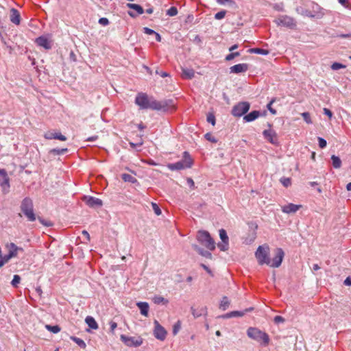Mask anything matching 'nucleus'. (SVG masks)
<instances>
[{
  "instance_id": "obj_57",
  "label": "nucleus",
  "mask_w": 351,
  "mask_h": 351,
  "mask_svg": "<svg viewBox=\"0 0 351 351\" xmlns=\"http://www.w3.org/2000/svg\"><path fill=\"white\" fill-rule=\"evenodd\" d=\"M272 103H273V101H270V102L267 104V107L268 110H269V111H270L273 114H276V111L274 109H273V108H271V104H272Z\"/></svg>"
},
{
  "instance_id": "obj_36",
  "label": "nucleus",
  "mask_w": 351,
  "mask_h": 351,
  "mask_svg": "<svg viewBox=\"0 0 351 351\" xmlns=\"http://www.w3.org/2000/svg\"><path fill=\"white\" fill-rule=\"evenodd\" d=\"M153 301L155 304H159L160 303H167L168 301L160 295H156L153 298Z\"/></svg>"
},
{
  "instance_id": "obj_23",
  "label": "nucleus",
  "mask_w": 351,
  "mask_h": 351,
  "mask_svg": "<svg viewBox=\"0 0 351 351\" xmlns=\"http://www.w3.org/2000/svg\"><path fill=\"white\" fill-rule=\"evenodd\" d=\"M138 308L140 309L141 313L145 316H148L149 304L145 302H139L136 304Z\"/></svg>"
},
{
  "instance_id": "obj_25",
  "label": "nucleus",
  "mask_w": 351,
  "mask_h": 351,
  "mask_svg": "<svg viewBox=\"0 0 351 351\" xmlns=\"http://www.w3.org/2000/svg\"><path fill=\"white\" fill-rule=\"evenodd\" d=\"M87 325L92 329L96 330L98 328V324L95 319L91 316H87L85 319Z\"/></svg>"
},
{
  "instance_id": "obj_58",
  "label": "nucleus",
  "mask_w": 351,
  "mask_h": 351,
  "mask_svg": "<svg viewBox=\"0 0 351 351\" xmlns=\"http://www.w3.org/2000/svg\"><path fill=\"white\" fill-rule=\"evenodd\" d=\"M82 234L87 239V241H90V235L89 233L86 230H83L82 232Z\"/></svg>"
},
{
  "instance_id": "obj_14",
  "label": "nucleus",
  "mask_w": 351,
  "mask_h": 351,
  "mask_svg": "<svg viewBox=\"0 0 351 351\" xmlns=\"http://www.w3.org/2000/svg\"><path fill=\"white\" fill-rule=\"evenodd\" d=\"M36 43L38 46L44 47L45 49H49L51 48V42L45 36H41L37 38L36 39Z\"/></svg>"
},
{
  "instance_id": "obj_56",
  "label": "nucleus",
  "mask_w": 351,
  "mask_h": 351,
  "mask_svg": "<svg viewBox=\"0 0 351 351\" xmlns=\"http://www.w3.org/2000/svg\"><path fill=\"white\" fill-rule=\"evenodd\" d=\"M156 73L160 75L162 77H165L169 75V74L165 71H160L158 69L156 71Z\"/></svg>"
},
{
  "instance_id": "obj_33",
  "label": "nucleus",
  "mask_w": 351,
  "mask_h": 351,
  "mask_svg": "<svg viewBox=\"0 0 351 351\" xmlns=\"http://www.w3.org/2000/svg\"><path fill=\"white\" fill-rule=\"evenodd\" d=\"M249 51L252 53L267 55L269 53L268 50L261 49V48H252L249 49Z\"/></svg>"
},
{
  "instance_id": "obj_12",
  "label": "nucleus",
  "mask_w": 351,
  "mask_h": 351,
  "mask_svg": "<svg viewBox=\"0 0 351 351\" xmlns=\"http://www.w3.org/2000/svg\"><path fill=\"white\" fill-rule=\"evenodd\" d=\"M121 339L128 346L137 347L141 346L143 342L141 339H137L132 337H127L124 335H121Z\"/></svg>"
},
{
  "instance_id": "obj_18",
  "label": "nucleus",
  "mask_w": 351,
  "mask_h": 351,
  "mask_svg": "<svg viewBox=\"0 0 351 351\" xmlns=\"http://www.w3.org/2000/svg\"><path fill=\"white\" fill-rule=\"evenodd\" d=\"M10 21L15 25H19L21 21V16L19 12L15 9L12 8L10 10Z\"/></svg>"
},
{
  "instance_id": "obj_59",
  "label": "nucleus",
  "mask_w": 351,
  "mask_h": 351,
  "mask_svg": "<svg viewBox=\"0 0 351 351\" xmlns=\"http://www.w3.org/2000/svg\"><path fill=\"white\" fill-rule=\"evenodd\" d=\"M143 145V143H134L132 142H130V145L132 148L134 149L136 148V147H140Z\"/></svg>"
},
{
  "instance_id": "obj_7",
  "label": "nucleus",
  "mask_w": 351,
  "mask_h": 351,
  "mask_svg": "<svg viewBox=\"0 0 351 351\" xmlns=\"http://www.w3.org/2000/svg\"><path fill=\"white\" fill-rule=\"evenodd\" d=\"M250 108V104L247 101H241L237 103L232 107L231 113L234 117H240L248 112Z\"/></svg>"
},
{
  "instance_id": "obj_20",
  "label": "nucleus",
  "mask_w": 351,
  "mask_h": 351,
  "mask_svg": "<svg viewBox=\"0 0 351 351\" xmlns=\"http://www.w3.org/2000/svg\"><path fill=\"white\" fill-rule=\"evenodd\" d=\"M263 134L264 137L272 144L276 143V135L274 131L271 130H265L263 131Z\"/></svg>"
},
{
  "instance_id": "obj_37",
  "label": "nucleus",
  "mask_w": 351,
  "mask_h": 351,
  "mask_svg": "<svg viewBox=\"0 0 351 351\" xmlns=\"http://www.w3.org/2000/svg\"><path fill=\"white\" fill-rule=\"evenodd\" d=\"M241 55L240 52L239 51H237V52H231L230 53H229L228 55H227L225 58V60L226 61H230L232 60H233L234 58L236 57H238Z\"/></svg>"
},
{
  "instance_id": "obj_28",
  "label": "nucleus",
  "mask_w": 351,
  "mask_h": 351,
  "mask_svg": "<svg viewBox=\"0 0 351 351\" xmlns=\"http://www.w3.org/2000/svg\"><path fill=\"white\" fill-rule=\"evenodd\" d=\"M302 207V205L289 204L287 205V213H294Z\"/></svg>"
},
{
  "instance_id": "obj_44",
  "label": "nucleus",
  "mask_w": 351,
  "mask_h": 351,
  "mask_svg": "<svg viewBox=\"0 0 351 351\" xmlns=\"http://www.w3.org/2000/svg\"><path fill=\"white\" fill-rule=\"evenodd\" d=\"M204 138L210 141V142H212V143H217V140L215 137H214L210 133H206L205 135H204Z\"/></svg>"
},
{
  "instance_id": "obj_8",
  "label": "nucleus",
  "mask_w": 351,
  "mask_h": 351,
  "mask_svg": "<svg viewBox=\"0 0 351 351\" xmlns=\"http://www.w3.org/2000/svg\"><path fill=\"white\" fill-rule=\"evenodd\" d=\"M82 201L85 202L88 206L92 208H97L101 207L103 205L101 199L93 196L84 195L82 197Z\"/></svg>"
},
{
  "instance_id": "obj_38",
  "label": "nucleus",
  "mask_w": 351,
  "mask_h": 351,
  "mask_svg": "<svg viewBox=\"0 0 351 351\" xmlns=\"http://www.w3.org/2000/svg\"><path fill=\"white\" fill-rule=\"evenodd\" d=\"M178 14V9L177 8L172 6L169 10H167V15L169 16H174Z\"/></svg>"
},
{
  "instance_id": "obj_61",
  "label": "nucleus",
  "mask_w": 351,
  "mask_h": 351,
  "mask_svg": "<svg viewBox=\"0 0 351 351\" xmlns=\"http://www.w3.org/2000/svg\"><path fill=\"white\" fill-rule=\"evenodd\" d=\"M187 183L188 184L191 186V187H193L194 186V182L193 180L191 179V178H188L187 179Z\"/></svg>"
},
{
  "instance_id": "obj_2",
  "label": "nucleus",
  "mask_w": 351,
  "mask_h": 351,
  "mask_svg": "<svg viewBox=\"0 0 351 351\" xmlns=\"http://www.w3.org/2000/svg\"><path fill=\"white\" fill-rule=\"evenodd\" d=\"M255 256L259 265H267L271 267H278L284 256V252L280 248H277L274 251V255L272 258H269V247L268 245H260L255 252Z\"/></svg>"
},
{
  "instance_id": "obj_19",
  "label": "nucleus",
  "mask_w": 351,
  "mask_h": 351,
  "mask_svg": "<svg viewBox=\"0 0 351 351\" xmlns=\"http://www.w3.org/2000/svg\"><path fill=\"white\" fill-rule=\"evenodd\" d=\"M261 115V113L260 111L253 110V111L250 112V113L245 114L243 117V120L245 122H251V121L256 120Z\"/></svg>"
},
{
  "instance_id": "obj_30",
  "label": "nucleus",
  "mask_w": 351,
  "mask_h": 351,
  "mask_svg": "<svg viewBox=\"0 0 351 351\" xmlns=\"http://www.w3.org/2000/svg\"><path fill=\"white\" fill-rule=\"evenodd\" d=\"M331 160L332 162V166L335 169H339L341 166V160L339 157L336 156L335 155H332L331 156Z\"/></svg>"
},
{
  "instance_id": "obj_48",
  "label": "nucleus",
  "mask_w": 351,
  "mask_h": 351,
  "mask_svg": "<svg viewBox=\"0 0 351 351\" xmlns=\"http://www.w3.org/2000/svg\"><path fill=\"white\" fill-rule=\"evenodd\" d=\"M180 328H181V324H180V322L178 321L173 325V334L174 335H176L178 332V331L180 330Z\"/></svg>"
},
{
  "instance_id": "obj_39",
  "label": "nucleus",
  "mask_w": 351,
  "mask_h": 351,
  "mask_svg": "<svg viewBox=\"0 0 351 351\" xmlns=\"http://www.w3.org/2000/svg\"><path fill=\"white\" fill-rule=\"evenodd\" d=\"M21 282V277L19 276V275H14V277H13V279L11 282V285L14 287H17L19 284Z\"/></svg>"
},
{
  "instance_id": "obj_11",
  "label": "nucleus",
  "mask_w": 351,
  "mask_h": 351,
  "mask_svg": "<svg viewBox=\"0 0 351 351\" xmlns=\"http://www.w3.org/2000/svg\"><path fill=\"white\" fill-rule=\"evenodd\" d=\"M154 335L157 339L160 341L165 340L167 336L166 330L159 324L157 320L154 321Z\"/></svg>"
},
{
  "instance_id": "obj_21",
  "label": "nucleus",
  "mask_w": 351,
  "mask_h": 351,
  "mask_svg": "<svg viewBox=\"0 0 351 351\" xmlns=\"http://www.w3.org/2000/svg\"><path fill=\"white\" fill-rule=\"evenodd\" d=\"M192 247L193 248L194 250H195L201 256H202L206 258H209V259L212 258V254L209 251L204 250L203 248L199 247L196 244H193Z\"/></svg>"
},
{
  "instance_id": "obj_51",
  "label": "nucleus",
  "mask_w": 351,
  "mask_h": 351,
  "mask_svg": "<svg viewBox=\"0 0 351 351\" xmlns=\"http://www.w3.org/2000/svg\"><path fill=\"white\" fill-rule=\"evenodd\" d=\"M319 146L320 148H324L326 145V141L322 137H318Z\"/></svg>"
},
{
  "instance_id": "obj_27",
  "label": "nucleus",
  "mask_w": 351,
  "mask_h": 351,
  "mask_svg": "<svg viewBox=\"0 0 351 351\" xmlns=\"http://www.w3.org/2000/svg\"><path fill=\"white\" fill-rule=\"evenodd\" d=\"M127 7L136 10L138 14H142L144 12L143 8L138 4L129 3L127 4Z\"/></svg>"
},
{
  "instance_id": "obj_32",
  "label": "nucleus",
  "mask_w": 351,
  "mask_h": 351,
  "mask_svg": "<svg viewBox=\"0 0 351 351\" xmlns=\"http://www.w3.org/2000/svg\"><path fill=\"white\" fill-rule=\"evenodd\" d=\"M206 311L205 308H201L200 309H195L193 307H191V313L195 318L200 317L202 314L204 313Z\"/></svg>"
},
{
  "instance_id": "obj_9",
  "label": "nucleus",
  "mask_w": 351,
  "mask_h": 351,
  "mask_svg": "<svg viewBox=\"0 0 351 351\" xmlns=\"http://www.w3.org/2000/svg\"><path fill=\"white\" fill-rule=\"evenodd\" d=\"M219 237L222 243H219L217 246L221 251L226 252L229 248V238L224 229L219 230Z\"/></svg>"
},
{
  "instance_id": "obj_52",
  "label": "nucleus",
  "mask_w": 351,
  "mask_h": 351,
  "mask_svg": "<svg viewBox=\"0 0 351 351\" xmlns=\"http://www.w3.org/2000/svg\"><path fill=\"white\" fill-rule=\"evenodd\" d=\"M38 221L44 226H47V227H49V226H52V223H51L50 221H47L45 220H44L43 218L41 217H38Z\"/></svg>"
},
{
  "instance_id": "obj_62",
  "label": "nucleus",
  "mask_w": 351,
  "mask_h": 351,
  "mask_svg": "<svg viewBox=\"0 0 351 351\" xmlns=\"http://www.w3.org/2000/svg\"><path fill=\"white\" fill-rule=\"evenodd\" d=\"M154 34H155V36H156V41H158V42H160V41H161V39H162L161 36H160L158 33H157V32H155Z\"/></svg>"
},
{
  "instance_id": "obj_45",
  "label": "nucleus",
  "mask_w": 351,
  "mask_h": 351,
  "mask_svg": "<svg viewBox=\"0 0 351 351\" xmlns=\"http://www.w3.org/2000/svg\"><path fill=\"white\" fill-rule=\"evenodd\" d=\"M226 10H221L217 13L215 14V19H217V20H220V19H222L225 17L226 16Z\"/></svg>"
},
{
  "instance_id": "obj_13",
  "label": "nucleus",
  "mask_w": 351,
  "mask_h": 351,
  "mask_svg": "<svg viewBox=\"0 0 351 351\" xmlns=\"http://www.w3.org/2000/svg\"><path fill=\"white\" fill-rule=\"evenodd\" d=\"M44 137L48 140L58 139L62 141H65L67 139L66 137L64 135H62L61 133L51 131L46 132L44 134Z\"/></svg>"
},
{
  "instance_id": "obj_15",
  "label": "nucleus",
  "mask_w": 351,
  "mask_h": 351,
  "mask_svg": "<svg viewBox=\"0 0 351 351\" xmlns=\"http://www.w3.org/2000/svg\"><path fill=\"white\" fill-rule=\"evenodd\" d=\"M248 70V65L245 63L235 64L230 68L231 73H244Z\"/></svg>"
},
{
  "instance_id": "obj_3",
  "label": "nucleus",
  "mask_w": 351,
  "mask_h": 351,
  "mask_svg": "<svg viewBox=\"0 0 351 351\" xmlns=\"http://www.w3.org/2000/svg\"><path fill=\"white\" fill-rule=\"evenodd\" d=\"M20 208L29 221H36V216L34 212L33 201L30 197H26L22 200Z\"/></svg>"
},
{
  "instance_id": "obj_54",
  "label": "nucleus",
  "mask_w": 351,
  "mask_h": 351,
  "mask_svg": "<svg viewBox=\"0 0 351 351\" xmlns=\"http://www.w3.org/2000/svg\"><path fill=\"white\" fill-rule=\"evenodd\" d=\"M143 32L145 34H147L148 35H152V34H154V33H155L154 30H153L149 27H144Z\"/></svg>"
},
{
  "instance_id": "obj_64",
  "label": "nucleus",
  "mask_w": 351,
  "mask_h": 351,
  "mask_svg": "<svg viewBox=\"0 0 351 351\" xmlns=\"http://www.w3.org/2000/svg\"><path fill=\"white\" fill-rule=\"evenodd\" d=\"M344 283L346 285H351V279L350 278H347L345 281H344Z\"/></svg>"
},
{
  "instance_id": "obj_22",
  "label": "nucleus",
  "mask_w": 351,
  "mask_h": 351,
  "mask_svg": "<svg viewBox=\"0 0 351 351\" xmlns=\"http://www.w3.org/2000/svg\"><path fill=\"white\" fill-rule=\"evenodd\" d=\"M0 186L4 193H8L10 185V178L8 175L2 177V179H0Z\"/></svg>"
},
{
  "instance_id": "obj_4",
  "label": "nucleus",
  "mask_w": 351,
  "mask_h": 351,
  "mask_svg": "<svg viewBox=\"0 0 351 351\" xmlns=\"http://www.w3.org/2000/svg\"><path fill=\"white\" fill-rule=\"evenodd\" d=\"M247 336L259 342L261 345L267 346L269 342V338L267 333L256 328L250 327L247 330Z\"/></svg>"
},
{
  "instance_id": "obj_47",
  "label": "nucleus",
  "mask_w": 351,
  "mask_h": 351,
  "mask_svg": "<svg viewBox=\"0 0 351 351\" xmlns=\"http://www.w3.org/2000/svg\"><path fill=\"white\" fill-rule=\"evenodd\" d=\"M274 22L276 23L278 26H285V20L283 16L279 17L276 19Z\"/></svg>"
},
{
  "instance_id": "obj_5",
  "label": "nucleus",
  "mask_w": 351,
  "mask_h": 351,
  "mask_svg": "<svg viewBox=\"0 0 351 351\" xmlns=\"http://www.w3.org/2000/svg\"><path fill=\"white\" fill-rule=\"evenodd\" d=\"M197 240L209 250L215 249V242L208 231L199 230L197 233Z\"/></svg>"
},
{
  "instance_id": "obj_34",
  "label": "nucleus",
  "mask_w": 351,
  "mask_h": 351,
  "mask_svg": "<svg viewBox=\"0 0 351 351\" xmlns=\"http://www.w3.org/2000/svg\"><path fill=\"white\" fill-rule=\"evenodd\" d=\"M68 152V149L67 148H62V149H52L49 151V153L54 155V156H56V155H62V154H64L65 153H66Z\"/></svg>"
},
{
  "instance_id": "obj_10",
  "label": "nucleus",
  "mask_w": 351,
  "mask_h": 351,
  "mask_svg": "<svg viewBox=\"0 0 351 351\" xmlns=\"http://www.w3.org/2000/svg\"><path fill=\"white\" fill-rule=\"evenodd\" d=\"M313 10H306L304 14L311 18L320 19L324 16L321 8L316 3H312Z\"/></svg>"
},
{
  "instance_id": "obj_55",
  "label": "nucleus",
  "mask_w": 351,
  "mask_h": 351,
  "mask_svg": "<svg viewBox=\"0 0 351 351\" xmlns=\"http://www.w3.org/2000/svg\"><path fill=\"white\" fill-rule=\"evenodd\" d=\"M11 258H12V255L9 253L8 254H5V256H1V259L7 263Z\"/></svg>"
},
{
  "instance_id": "obj_26",
  "label": "nucleus",
  "mask_w": 351,
  "mask_h": 351,
  "mask_svg": "<svg viewBox=\"0 0 351 351\" xmlns=\"http://www.w3.org/2000/svg\"><path fill=\"white\" fill-rule=\"evenodd\" d=\"M121 178L124 182H130L132 184L138 183V180L132 175L128 173H123Z\"/></svg>"
},
{
  "instance_id": "obj_24",
  "label": "nucleus",
  "mask_w": 351,
  "mask_h": 351,
  "mask_svg": "<svg viewBox=\"0 0 351 351\" xmlns=\"http://www.w3.org/2000/svg\"><path fill=\"white\" fill-rule=\"evenodd\" d=\"M182 77L186 80H191L195 75V71L192 69L182 68Z\"/></svg>"
},
{
  "instance_id": "obj_1",
  "label": "nucleus",
  "mask_w": 351,
  "mask_h": 351,
  "mask_svg": "<svg viewBox=\"0 0 351 351\" xmlns=\"http://www.w3.org/2000/svg\"><path fill=\"white\" fill-rule=\"evenodd\" d=\"M135 104L141 110L151 109L158 111H168L174 108V104L172 99H163L158 101L154 97H149L145 93H138L135 98Z\"/></svg>"
},
{
  "instance_id": "obj_46",
  "label": "nucleus",
  "mask_w": 351,
  "mask_h": 351,
  "mask_svg": "<svg viewBox=\"0 0 351 351\" xmlns=\"http://www.w3.org/2000/svg\"><path fill=\"white\" fill-rule=\"evenodd\" d=\"M274 322L277 325H278L280 324H283L285 322V318L282 316L276 315L274 318Z\"/></svg>"
},
{
  "instance_id": "obj_29",
  "label": "nucleus",
  "mask_w": 351,
  "mask_h": 351,
  "mask_svg": "<svg viewBox=\"0 0 351 351\" xmlns=\"http://www.w3.org/2000/svg\"><path fill=\"white\" fill-rule=\"evenodd\" d=\"M230 306V301L226 296H223L219 304V308L222 311L226 310Z\"/></svg>"
},
{
  "instance_id": "obj_63",
  "label": "nucleus",
  "mask_w": 351,
  "mask_h": 351,
  "mask_svg": "<svg viewBox=\"0 0 351 351\" xmlns=\"http://www.w3.org/2000/svg\"><path fill=\"white\" fill-rule=\"evenodd\" d=\"M7 172L5 169H0V176H1L2 177L5 176H7Z\"/></svg>"
},
{
  "instance_id": "obj_40",
  "label": "nucleus",
  "mask_w": 351,
  "mask_h": 351,
  "mask_svg": "<svg viewBox=\"0 0 351 351\" xmlns=\"http://www.w3.org/2000/svg\"><path fill=\"white\" fill-rule=\"evenodd\" d=\"M152 207L154 212L155 213V214L156 215L159 216L161 215L162 211L156 203L152 202Z\"/></svg>"
},
{
  "instance_id": "obj_43",
  "label": "nucleus",
  "mask_w": 351,
  "mask_h": 351,
  "mask_svg": "<svg viewBox=\"0 0 351 351\" xmlns=\"http://www.w3.org/2000/svg\"><path fill=\"white\" fill-rule=\"evenodd\" d=\"M206 120L208 123H211L213 125H215V117L213 114L209 113L207 115Z\"/></svg>"
},
{
  "instance_id": "obj_53",
  "label": "nucleus",
  "mask_w": 351,
  "mask_h": 351,
  "mask_svg": "<svg viewBox=\"0 0 351 351\" xmlns=\"http://www.w3.org/2000/svg\"><path fill=\"white\" fill-rule=\"evenodd\" d=\"M323 111H324V113L327 115L329 119H330L332 117V112H331L330 110H329L328 108H324L323 109Z\"/></svg>"
},
{
  "instance_id": "obj_50",
  "label": "nucleus",
  "mask_w": 351,
  "mask_h": 351,
  "mask_svg": "<svg viewBox=\"0 0 351 351\" xmlns=\"http://www.w3.org/2000/svg\"><path fill=\"white\" fill-rule=\"evenodd\" d=\"M98 22L101 25L103 26H106L110 23L109 20L107 18L104 17L100 18Z\"/></svg>"
},
{
  "instance_id": "obj_16",
  "label": "nucleus",
  "mask_w": 351,
  "mask_h": 351,
  "mask_svg": "<svg viewBox=\"0 0 351 351\" xmlns=\"http://www.w3.org/2000/svg\"><path fill=\"white\" fill-rule=\"evenodd\" d=\"M6 247L8 249V253L12 255V258L16 257L19 252H23L22 247L16 246L14 243H8Z\"/></svg>"
},
{
  "instance_id": "obj_41",
  "label": "nucleus",
  "mask_w": 351,
  "mask_h": 351,
  "mask_svg": "<svg viewBox=\"0 0 351 351\" xmlns=\"http://www.w3.org/2000/svg\"><path fill=\"white\" fill-rule=\"evenodd\" d=\"M302 117L303 118V119L304 120V121L308 123V124H311L312 123V120H311V115L308 112H303L302 113Z\"/></svg>"
},
{
  "instance_id": "obj_49",
  "label": "nucleus",
  "mask_w": 351,
  "mask_h": 351,
  "mask_svg": "<svg viewBox=\"0 0 351 351\" xmlns=\"http://www.w3.org/2000/svg\"><path fill=\"white\" fill-rule=\"evenodd\" d=\"M109 325H110V332L112 333V334H114V330L116 329V328L117 327V324L114 322V321H110L109 322Z\"/></svg>"
},
{
  "instance_id": "obj_31",
  "label": "nucleus",
  "mask_w": 351,
  "mask_h": 351,
  "mask_svg": "<svg viewBox=\"0 0 351 351\" xmlns=\"http://www.w3.org/2000/svg\"><path fill=\"white\" fill-rule=\"evenodd\" d=\"M70 339L77 343L81 348L84 349L86 346V343L84 340L75 336H71Z\"/></svg>"
},
{
  "instance_id": "obj_60",
  "label": "nucleus",
  "mask_w": 351,
  "mask_h": 351,
  "mask_svg": "<svg viewBox=\"0 0 351 351\" xmlns=\"http://www.w3.org/2000/svg\"><path fill=\"white\" fill-rule=\"evenodd\" d=\"M339 38H350L351 34H339L337 36Z\"/></svg>"
},
{
  "instance_id": "obj_17",
  "label": "nucleus",
  "mask_w": 351,
  "mask_h": 351,
  "mask_svg": "<svg viewBox=\"0 0 351 351\" xmlns=\"http://www.w3.org/2000/svg\"><path fill=\"white\" fill-rule=\"evenodd\" d=\"M252 310H253V308L251 307L249 308H246L243 311H232V312L228 313L222 315V317L225 318V319H228V318H231L233 317H242L245 314L246 312H249Z\"/></svg>"
},
{
  "instance_id": "obj_6",
  "label": "nucleus",
  "mask_w": 351,
  "mask_h": 351,
  "mask_svg": "<svg viewBox=\"0 0 351 351\" xmlns=\"http://www.w3.org/2000/svg\"><path fill=\"white\" fill-rule=\"evenodd\" d=\"M193 160L187 152L183 154V159L175 163H169L167 165L169 169L171 171H178L191 167Z\"/></svg>"
},
{
  "instance_id": "obj_35",
  "label": "nucleus",
  "mask_w": 351,
  "mask_h": 351,
  "mask_svg": "<svg viewBox=\"0 0 351 351\" xmlns=\"http://www.w3.org/2000/svg\"><path fill=\"white\" fill-rule=\"evenodd\" d=\"M45 327L47 329V330H49L53 333H58V332L60 331V328L58 325H55V326L46 325Z\"/></svg>"
},
{
  "instance_id": "obj_42",
  "label": "nucleus",
  "mask_w": 351,
  "mask_h": 351,
  "mask_svg": "<svg viewBox=\"0 0 351 351\" xmlns=\"http://www.w3.org/2000/svg\"><path fill=\"white\" fill-rule=\"evenodd\" d=\"M346 67V65L339 63V62H334L331 65V69L335 71L340 69H345Z\"/></svg>"
}]
</instances>
